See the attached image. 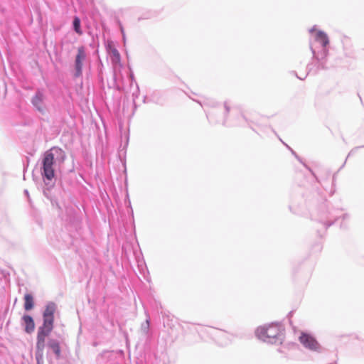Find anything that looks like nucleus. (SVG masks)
I'll use <instances>...</instances> for the list:
<instances>
[{"mask_svg": "<svg viewBox=\"0 0 364 364\" xmlns=\"http://www.w3.org/2000/svg\"><path fill=\"white\" fill-rule=\"evenodd\" d=\"M66 158L65 151L57 146L52 147L45 152L41 163V174L46 188L43 190V194L48 198H50V189L54 185L53 179L55 176V164H61Z\"/></svg>", "mask_w": 364, "mask_h": 364, "instance_id": "f257e3e1", "label": "nucleus"}, {"mask_svg": "<svg viewBox=\"0 0 364 364\" xmlns=\"http://www.w3.org/2000/svg\"><path fill=\"white\" fill-rule=\"evenodd\" d=\"M316 29V26L309 29V33H311L309 46L313 55L312 58L316 62L317 70L325 69L326 58L328 54L329 39L327 34L322 31H318L313 35Z\"/></svg>", "mask_w": 364, "mask_h": 364, "instance_id": "f03ea898", "label": "nucleus"}, {"mask_svg": "<svg viewBox=\"0 0 364 364\" xmlns=\"http://www.w3.org/2000/svg\"><path fill=\"white\" fill-rule=\"evenodd\" d=\"M282 332V327L279 324L271 323L257 328L256 333L257 337L264 342L272 343Z\"/></svg>", "mask_w": 364, "mask_h": 364, "instance_id": "7ed1b4c3", "label": "nucleus"}, {"mask_svg": "<svg viewBox=\"0 0 364 364\" xmlns=\"http://www.w3.org/2000/svg\"><path fill=\"white\" fill-rule=\"evenodd\" d=\"M55 311V306L54 304H48L43 313V323L39 330L50 333L53 328L54 313Z\"/></svg>", "mask_w": 364, "mask_h": 364, "instance_id": "20e7f679", "label": "nucleus"}, {"mask_svg": "<svg viewBox=\"0 0 364 364\" xmlns=\"http://www.w3.org/2000/svg\"><path fill=\"white\" fill-rule=\"evenodd\" d=\"M87 59V53L85 48L81 46L77 48V52L74 61L73 77L78 78L82 75L83 63Z\"/></svg>", "mask_w": 364, "mask_h": 364, "instance_id": "39448f33", "label": "nucleus"}, {"mask_svg": "<svg viewBox=\"0 0 364 364\" xmlns=\"http://www.w3.org/2000/svg\"><path fill=\"white\" fill-rule=\"evenodd\" d=\"M44 100L45 93L43 89H38L31 100L32 105L41 114L46 110Z\"/></svg>", "mask_w": 364, "mask_h": 364, "instance_id": "423d86ee", "label": "nucleus"}, {"mask_svg": "<svg viewBox=\"0 0 364 364\" xmlns=\"http://www.w3.org/2000/svg\"><path fill=\"white\" fill-rule=\"evenodd\" d=\"M230 111V107L228 102H225L224 103V117L223 120L221 121V124L224 126H245V124H249L247 119L243 114H240V116L237 119V122L235 123H228V114Z\"/></svg>", "mask_w": 364, "mask_h": 364, "instance_id": "0eeeda50", "label": "nucleus"}, {"mask_svg": "<svg viewBox=\"0 0 364 364\" xmlns=\"http://www.w3.org/2000/svg\"><path fill=\"white\" fill-rule=\"evenodd\" d=\"M300 343L306 348L312 350H316L319 348V343L311 335L301 333L299 337Z\"/></svg>", "mask_w": 364, "mask_h": 364, "instance_id": "6e6552de", "label": "nucleus"}, {"mask_svg": "<svg viewBox=\"0 0 364 364\" xmlns=\"http://www.w3.org/2000/svg\"><path fill=\"white\" fill-rule=\"evenodd\" d=\"M49 334L50 333L38 329V334H37V342H36V350H37L36 355L41 358L43 356V350L45 348L46 338Z\"/></svg>", "mask_w": 364, "mask_h": 364, "instance_id": "1a4fd4ad", "label": "nucleus"}, {"mask_svg": "<svg viewBox=\"0 0 364 364\" xmlns=\"http://www.w3.org/2000/svg\"><path fill=\"white\" fill-rule=\"evenodd\" d=\"M107 50L110 57L111 62L114 67L120 66L121 65V55L118 51V50L109 44L107 46Z\"/></svg>", "mask_w": 364, "mask_h": 364, "instance_id": "9d476101", "label": "nucleus"}, {"mask_svg": "<svg viewBox=\"0 0 364 364\" xmlns=\"http://www.w3.org/2000/svg\"><path fill=\"white\" fill-rule=\"evenodd\" d=\"M22 318L25 324L26 332L28 333L33 332L35 329V323L32 317L29 315H24Z\"/></svg>", "mask_w": 364, "mask_h": 364, "instance_id": "9b49d317", "label": "nucleus"}, {"mask_svg": "<svg viewBox=\"0 0 364 364\" xmlns=\"http://www.w3.org/2000/svg\"><path fill=\"white\" fill-rule=\"evenodd\" d=\"M24 309L26 311H30L34 307L33 296L31 294L24 295Z\"/></svg>", "mask_w": 364, "mask_h": 364, "instance_id": "f8f14e48", "label": "nucleus"}, {"mask_svg": "<svg viewBox=\"0 0 364 364\" xmlns=\"http://www.w3.org/2000/svg\"><path fill=\"white\" fill-rule=\"evenodd\" d=\"M73 28L76 33L81 36L82 34V31L81 29V22L80 19L78 16H74L73 21Z\"/></svg>", "mask_w": 364, "mask_h": 364, "instance_id": "ddd939ff", "label": "nucleus"}, {"mask_svg": "<svg viewBox=\"0 0 364 364\" xmlns=\"http://www.w3.org/2000/svg\"><path fill=\"white\" fill-rule=\"evenodd\" d=\"M48 346L53 350L58 358L60 356V348L57 341L50 340L48 343Z\"/></svg>", "mask_w": 364, "mask_h": 364, "instance_id": "4468645a", "label": "nucleus"}, {"mask_svg": "<svg viewBox=\"0 0 364 364\" xmlns=\"http://www.w3.org/2000/svg\"><path fill=\"white\" fill-rule=\"evenodd\" d=\"M285 146L288 148V149H289V150H290V151L291 152V154H293V155H294V156H295V157H296V159H298L301 163H302V164H304V166H305L308 170H309V171H310L312 174H314V173H313L312 170H311L309 167H308L305 164H304V163L302 162L301 159V158H300V157L296 154V152H295V151H294V150H293L290 146H289L287 144H285Z\"/></svg>", "mask_w": 364, "mask_h": 364, "instance_id": "2eb2a0df", "label": "nucleus"}, {"mask_svg": "<svg viewBox=\"0 0 364 364\" xmlns=\"http://www.w3.org/2000/svg\"><path fill=\"white\" fill-rule=\"evenodd\" d=\"M193 100L197 102L198 104L200 105V106H203V105H208V103L206 102H202L201 100H195V99H193Z\"/></svg>", "mask_w": 364, "mask_h": 364, "instance_id": "dca6fc26", "label": "nucleus"}, {"mask_svg": "<svg viewBox=\"0 0 364 364\" xmlns=\"http://www.w3.org/2000/svg\"><path fill=\"white\" fill-rule=\"evenodd\" d=\"M121 32H122V34L123 41L125 42L126 37H125V33H124V29H123L122 27H121Z\"/></svg>", "mask_w": 364, "mask_h": 364, "instance_id": "f3484780", "label": "nucleus"}, {"mask_svg": "<svg viewBox=\"0 0 364 364\" xmlns=\"http://www.w3.org/2000/svg\"><path fill=\"white\" fill-rule=\"evenodd\" d=\"M206 117L209 121H213V117L212 114L210 113H206Z\"/></svg>", "mask_w": 364, "mask_h": 364, "instance_id": "a211bd4d", "label": "nucleus"}, {"mask_svg": "<svg viewBox=\"0 0 364 364\" xmlns=\"http://www.w3.org/2000/svg\"><path fill=\"white\" fill-rule=\"evenodd\" d=\"M312 64H309L307 65V69L309 70V72H310L312 70Z\"/></svg>", "mask_w": 364, "mask_h": 364, "instance_id": "6ab92c4d", "label": "nucleus"}, {"mask_svg": "<svg viewBox=\"0 0 364 364\" xmlns=\"http://www.w3.org/2000/svg\"><path fill=\"white\" fill-rule=\"evenodd\" d=\"M306 75H307V74H306V75H305L304 77H298V76H297V77H298L299 79H300V80H304V79L306 77Z\"/></svg>", "mask_w": 364, "mask_h": 364, "instance_id": "aec40b11", "label": "nucleus"}, {"mask_svg": "<svg viewBox=\"0 0 364 364\" xmlns=\"http://www.w3.org/2000/svg\"><path fill=\"white\" fill-rule=\"evenodd\" d=\"M279 141L282 142L284 145L286 144L284 142H283V140L282 139H279Z\"/></svg>", "mask_w": 364, "mask_h": 364, "instance_id": "412c9836", "label": "nucleus"}, {"mask_svg": "<svg viewBox=\"0 0 364 364\" xmlns=\"http://www.w3.org/2000/svg\"><path fill=\"white\" fill-rule=\"evenodd\" d=\"M279 141L282 142L284 145L286 144L284 142H283V140L282 139H279Z\"/></svg>", "mask_w": 364, "mask_h": 364, "instance_id": "4be33fe9", "label": "nucleus"}, {"mask_svg": "<svg viewBox=\"0 0 364 364\" xmlns=\"http://www.w3.org/2000/svg\"><path fill=\"white\" fill-rule=\"evenodd\" d=\"M279 141L282 142L284 145L286 144L284 142H283V140L282 139H279Z\"/></svg>", "mask_w": 364, "mask_h": 364, "instance_id": "5701e85b", "label": "nucleus"}, {"mask_svg": "<svg viewBox=\"0 0 364 364\" xmlns=\"http://www.w3.org/2000/svg\"><path fill=\"white\" fill-rule=\"evenodd\" d=\"M24 192H25L26 194L28 193L27 190H25Z\"/></svg>", "mask_w": 364, "mask_h": 364, "instance_id": "b1692460", "label": "nucleus"}]
</instances>
